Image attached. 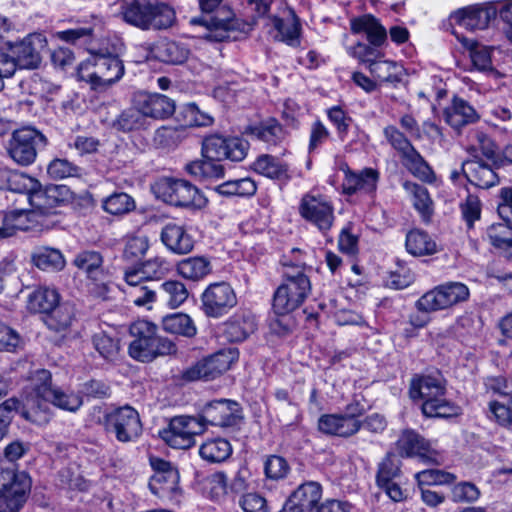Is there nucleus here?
I'll return each instance as SVG.
<instances>
[{"instance_id": "nucleus-1", "label": "nucleus", "mask_w": 512, "mask_h": 512, "mask_svg": "<svg viewBox=\"0 0 512 512\" xmlns=\"http://www.w3.org/2000/svg\"><path fill=\"white\" fill-rule=\"evenodd\" d=\"M409 395L413 401H422L421 409L427 417L450 418L460 414V407L446 399V387L440 375H415Z\"/></svg>"}, {"instance_id": "nucleus-2", "label": "nucleus", "mask_w": 512, "mask_h": 512, "mask_svg": "<svg viewBox=\"0 0 512 512\" xmlns=\"http://www.w3.org/2000/svg\"><path fill=\"white\" fill-rule=\"evenodd\" d=\"M122 19L141 30H164L176 21L173 8L158 0H122Z\"/></svg>"}, {"instance_id": "nucleus-3", "label": "nucleus", "mask_w": 512, "mask_h": 512, "mask_svg": "<svg viewBox=\"0 0 512 512\" xmlns=\"http://www.w3.org/2000/svg\"><path fill=\"white\" fill-rule=\"evenodd\" d=\"M283 272V282L273 296V310L277 315H286L298 309L311 291V282L304 265H288Z\"/></svg>"}, {"instance_id": "nucleus-4", "label": "nucleus", "mask_w": 512, "mask_h": 512, "mask_svg": "<svg viewBox=\"0 0 512 512\" xmlns=\"http://www.w3.org/2000/svg\"><path fill=\"white\" fill-rule=\"evenodd\" d=\"M130 334L134 338L129 345V355L138 361L149 362L158 356L176 352L175 344L157 335V326L147 320L131 324Z\"/></svg>"}, {"instance_id": "nucleus-5", "label": "nucleus", "mask_w": 512, "mask_h": 512, "mask_svg": "<svg viewBox=\"0 0 512 512\" xmlns=\"http://www.w3.org/2000/svg\"><path fill=\"white\" fill-rule=\"evenodd\" d=\"M124 73L123 61L112 54H93L80 63L77 69L78 79L97 91L108 89L118 82Z\"/></svg>"}, {"instance_id": "nucleus-6", "label": "nucleus", "mask_w": 512, "mask_h": 512, "mask_svg": "<svg viewBox=\"0 0 512 512\" xmlns=\"http://www.w3.org/2000/svg\"><path fill=\"white\" fill-rule=\"evenodd\" d=\"M33 394L23 403L22 417L37 425L49 422L51 418L50 407L47 404L49 396L54 392L51 387V373L42 369L35 372L32 377Z\"/></svg>"}, {"instance_id": "nucleus-7", "label": "nucleus", "mask_w": 512, "mask_h": 512, "mask_svg": "<svg viewBox=\"0 0 512 512\" xmlns=\"http://www.w3.org/2000/svg\"><path fill=\"white\" fill-rule=\"evenodd\" d=\"M47 144L46 137L32 127L15 130L7 142L9 157L18 165L26 167L34 163L39 149Z\"/></svg>"}, {"instance_id": "nucleus-8", "label": "nucleus", "mask_w": 512, "mask_h": 512, "mask_svg": "<svg viewBox=\"0 0 512 512\" xmlns=\"http://www.w3.org/2000/svg\"><path fill=\"white\" fill-rule=\"evenodd\" d=\"M469 288L461 282H448L426 292L416 302L420 311L435 312L449 309L469 299Z\"/></svg>"}, {"instance_id": "nucleus-9", "label": "nucleus", "mask_w": 512, "mask_h": 512, "mask_svg": "<svg viewBox=\"0 0 512 512\" xmlns=\"http://www.w3.org/2000/svg\"><path fill=\"white\" fill-rule=\"evenodd\" d=\"M103 425L107 433L113 434L122 443L135 441L142 433L140 415L128 405L105 413Z\"/></svg>"}, {"instance_id": "nucleus-10", "label": "nucleus", "mask_w": 512, "mask_h": 512, "mask_svg": "<svg viewBox=\"0 0 512 512\" xmlns=\"http://www.w3.org/2000/svg\"><path fill=\"white\" fill-rule=\"evenodd\" d=\"M205 430L206 426L200 416H176L171 419L169 428L163 432L162 437L173 448L187 449L194 445L195 436Z\"/></svg>"}, {"instance_id": "nucleus-11", "label": "nucleus", "mask_w": 512, "mask_h": 512, "mask_svg": "<svg viewBox=\"0 0 512 512\" xmlns=\"http://www.w3.org/2000/svg\"><path fill=\"white\" fill-rule=\"evenodd\" d=\"M248 149L249 143L244 139L210 135L203 140L202 156L218 162L224 159L240 162L246 157Z\"/></svg>"}, {"instance_id": "nucleus-12", "label": "nucleus", "mask_w": 512, "mask_h": 512, "mask_svg": "<svg viewBox=\"0 0 512 512\" xmlns=\"http://www.w3.org/2000/svg\"><path fill=\"white\" fill-rule=\"evenodd\" d=\"M397 449L402 457H415L426 465H441L443 457L432 443L413 430H405L397 440Z\"/></svg>"}, {"instance_id": "nucleus-13", "label": "nucleus", "mask_w": 512, "mask_h": 512, "mask_svg": "<svg viewBox=\"0 0 512 512\" xmlns=\"http://www.w3.org/2000/svg\"><path fill=\"white\" fill-rule=\"evenodd\" d=\"M299 213L323 234L331 229L335 220L334 207L331 201L327 196L321 194H305L299 205Z\"/></svg>"}, {"instance_id": "nucleus-14", "label": "nucleus", "mask_w": 512, "mask_h": 512, "mask_svg": "<svg viewBox=\"0 0 512 512\" xmlns=\"http://www.w3.org/2000/svg\"><path fill=\"white\" fill-rule=\"evenodd\" d=\"M164 200L174 206L201 210L208 204V199L190 182L182 179L168 180L163 187Z\"/></svg>"}, {"instance_id": "nucleus-15", "label": "nucleus", "mask_w": 512, "mask_h": 512, "mask_svg": "<svg viewBox=\"0 0 512 512\" xmlns=\"http://www.w3.org/2000/svg\"><path fill=\"white\" fill-rule=\"evenodd\" d=\"M47 46V39L41 33H32L26 36L20 43L16 44L12 51L14 56L0 53L13 63V74L16 68L35 69L41 63V52Z\"/></svg>"}, {"instance_id": "nucleus-16", "label": "nucleus", "mask_w": 512, "mask_h": 512, "mask_svg": "<svg viewBox=\"0 0 512 512\" xmlns=\"http://www.w3.org/2000/svg\"><path fill=\"white\" fill-rule=\"evenodd\" d=\"M199 8L203 13H212L220 8L225 14L224 18H213L206 21L203 18H193L192 24L206 26L209 34L206 38L214 41H224L228 38V31L234 27V14L232 10L224 3V0H198Z\"/></svg>"}, {"instance_id": "nucleus-17", "label": "nucleus", "mask_w": 512, "mask_h": 512, "mask_svg": "<svg viewBox=\"0 0 512 512\" xmlns=\"http://www.w3.org/2000/svg\"><path fill=\"white\" fill-rule=\"evenodd\" d=\"M202 310L208 317L218 318L232 309L237 298L232 287L226 282L210 284L201 295Z\"/></svg>"}, {"instance_id": "nucleus-18", "label": "nucleus", "mask_w": 512, "mask_h": 512, "mask_svg": "<svg viewBox=\"0 0 512 512\" xmlns=\"http://www.w3.org/2000/svg\"><path fill=\"white\" fill-rule=\"evenodd\" d=\"M132 105L143 117L164 120L175 112L173 99L160 93L137 91L133 94Z\"/></svg>"}, {"instance_id": "nucleus-19", "label": "nucleus", "mask_w": 512, "mask_h": 512, "mask_svg": "<svg viewBox=\"0 0 512 512\" xmlns=\"http://www.w3.org/2000/svg\"><path fill=\"white\" fill-rule=\"evenodd\" d=\"M34 187H29L26 191L29 192V203L33 207V211L36 212L37 217H43L45 215L52 214L54 209L61 203L67 200L69 196V189L64 185H50L45 189H37L39 186L36 181Z\"/></svg>"}, {"instance_id": "nucleus-20", "label": "nucleus", "mask_w": 512, "mask_h": 512, "mask_svg": "<svg viewBox=\"0 0 512 512\" xmlns=\"http://www.w3.org/2000/svg\"><path fill=\"white\" fill-rule=\"evenodd\" d=\"M32 481L24 472H17L11 480L0 489V512H16L26 502Z\"/></svg>"}, {"instance_id": "nucleus-21", "label": "nucleus", "mask_w": 512, "mask_h": 512, "mask_svg": "<svg viewBox=\"0 0 512 512\" xmlns=\"http://www.w3.org/2000/svg\"><path fill=\"white\" fill-rule=\"evenodd\" d=\"M200 418L205 425L209 423L220 427L234 426L240 419V407L235 401L215 400L203 407Z\"/></svg>"}, {"instance_id": "nucleus-22", "label": "nucleus", "mask_w": 512, "mask_h": 512, "mask_svg": "<svg viewBox=\"0 0 512 512\" xmlns=\"http://www.w3.org/2000/svg\"><path fill=\"white\" fill-rule=\"evenodd\" d=\"M497 10L488 5H471L453 12L450 20L469 31L486 29L492 19L496 17Z\"/></svg>"}, {"instance_id": "nucleus-23", "label": "nucleus", "mask_w": 512, "mask_h": 512, "mask_svg": "<svg viewBox=\"0 0 512 512\" xmlns=\"http://www.w3.org/2000/svg\"><path fill=\"white\" fill-rule=\"evenodd\" d=\"M161 241L174 254L185 255L194 249L195 241L183 225L167 223L161 230Z\"/></svg>"}, {"instance_id": "nucleus-24", "label": "nucleus", "mask_w": 512, "mask_h": 512, "mask_svg": "<svg viewBox=\"0 0 512 512\" xmlns=\"http://www.w3.org/2000/svg\"><path fill=\"white\" fill-rule=\"evenodd\" d=\"M322 497V486L315 481H308L301 484L289 497L287 505L293 512H303L305 510L314 512L318 507V502Z\"/></svg>"}, {"instance_id": "nucleus-25", "label": "nucleus", "mask_w": 512, "mask_h": 512, "mask_svg": "<svg viewBox=\"0 0 512 512\" xmlns=\"http://www.w3.org/2000/svg\"><path fill=\"white\" fill-rule=\"evenodd\" d=\"M75 322V308L69 303L58 305L44 317L47 328L62 338L69 337L74 333Z\"/></svg>"}, {"instance_id": "nucleus-26", "label": "nucleus", "mask_w": 512, "mask_h": 512, "mask_svg": "<svg viewBox=\"0 0 512 512\" xmlns=\"http://www.w3.org/2000/svg\"><path fill=\"white\" fill-rule=\"evenodd\" d=\"M462 171L472 185L482 189H488L499 182L494 168L479 159L465 161L462 164Z\"/></svg>"}, {"instance_id": "nucleus-27", "label": "nucleus", "mask_w": 512, "mask_h": 512, "mask_svg": "<svg viewBox=\"0 0 512 512\" xmlns=\"http://www.w3.org/2000/svg\"><path fill=\"white\" fill-rule=\"evenodd\" d=\"M378 180L379 173L373 168H365L360 172L347 171L343 181V190L347 195L371 194L375 192Z\"/></svg>"}, {"instance_id": "nucleus-28", "label": "nucleus", "mask_w": 512, "mask_h": 512, "mask_svg": "<svg viewBox=\"0 0 512 512\" xmlns=\"http://www.w3.org/2000/svg\"><path fill=\"white\" fill-rule=\"evenodd\" d=\"M360 427L357 418L342 414H325L318 420L319 430L328 435L349 437L357 433Z\"/></svg>"}, {"instance_id": "nucleus-29", "label": "nucleus", "mask_w": 512, "mask_h": 512, "mask_svg": "<svg viewBox=\"0 0 512 512\" xmlns=\"http://www.w3.org/2000/svg\"><path fill=\"white\" fill-rule=\"evenodd\" d=\"M164 471H156L149 481L151 492L160 498H172L179 490V473L171 464H163Z\"/></svg>"}, {"instance_id": "nucleus-30", "label": "nucleus", "mask_w": 512, "mask_h": 512, "mask_svg": "<svg viewBox=\"0 0 512 512\" xmlns=\"http://www.w3.org/2000/svg\"><path fill=\"white\" fill-rule=\"evenodd\" d=\"M267 25L271 26L275 31L273 35L275 40L285 42L291 46L299 44L301 27L299 19L293 11L289 12V17L286 19L276 16L270 17Z\"/></svg>"}, {"instance_id": "nucleus-31", "label": "nucleus", "mask_w": 512, "mask_h": 512, "mask_svg": "<svg viewBox=\"0 0 512 512\" xmlns=\"http://www.w3.org/2000/svg\"><path fill=\"white\" fill-rule=\"evenodd\" d=\"M444 118L452 128L460 129L476 122L479 116L468 102L461 98H454L452 104L445 109Z\"/></svg>"}, {"instance_id": "nucleus-32", "label": "nucleus", "mask_w": 512, "mask_h": 512, "mask_svg": "<svg viewBox=\"0 0 512 512\" xmlns=\"http://www.w3.org/2000/svg\"><path fill=\"white\" fill-rule=\"evenodd\" d=\"M152 51L159 61L173 65L184 63L189 56V49L184 44L168 39L158 41Z\"/></svg>"}, {"instance_id": "nucleus-33", "label": "nucleus", "mask_w": 512, "mask_h": 512, "mask_svg": "<svg viewBox=\"0 0 512 512\" xmlns=\"http://www.w3.org/2000/svg\"><path fill=\"white\" fill-rule=\"evenodd\" d=\"M351 31L355 34L365 33L373 46H381L387 38L385 28L372 15L352 19Z\"/></svg>"}, {"instance_id": "nucleus-34", "label": "nucleus", "mask_w": 512, "mask_h": 512, "mask_svg": "<svg viewBox=\"0 0 512 512\" xmlns=\"http://www.w3.org/2000/svg\"><path fill=\"white\" fill-rule=\"evenodd\" d=\"M176 271L184 279L199 281L211 273L212 265L210 260L204 256H193L179 261Z\"/></svg>"}, {"instance_id": "nucleus-35", "label": "nucleus", "mask_w": 512, "mask_h": 512, "mask_svg": "<svg viewBox=\"0 0 512 512\" xmlns=\"http://www.w3.org/2000/svg\"><path fill=\"white\" fill-rule=\"evenodd\" d=\"M59 300V293L55 289L39 287L29 295L27 308L31 312L48 315L59 305Z\"/></svg>"}, {"instance_id": "nucleus-36", "label": "nucleus", "mask_w": 512, "mask_h": 512, "mask_svg": "<svg viewBox=\"0 0 512 512\" xmlns=\"http://www.w3.org/2000/svg\"><path fill=\"white\" fill-rule=\"evenodd\" d=\"M73 263L93 281L102 282L104 280L103 258L99 252L82 251L76 255Z\"/></svg>"}, {"instance_id": "nucleus-37", "label": "nucleus", "mask_w": 512, "mask_h": 512, "mask_svg": "<svg viewBox=\"0 0 512 512\" xmlns=\"http://www.w3.org/2000/svg\"><path fill=\"white\" fill-rule=\"evenodd\" d=\"M371 75L381 83L397 84L402 80L404 68L395 61L376 59L368 65Z\"/></svg>"}, {"instance_id": "nucleus-38", "label": "nucleus", "mask_w": 512, "mask_h": 512, "mask_svg": "<svg viewBox=\"0 0 512 512\" xmlns=\"http://www.w3.org/2000/svg\"><path fill=\"white\" fill-rule=\"evenodd\" d=\"M185 170L198 181H212L224 175V168L218 161L204 157L186 164Z\"/></svg>"}, {"instance_id": "nucleus-39", "label": "nucleus", "mask_w": 512, "mask_h": 512, "mask_svg": "<svg viewBox=\"0 0 512 512\" xmlns=\"http://www.w3.org/2000/svg\"><path fill=\"white\" fill-rule=\"evenodd\" d=\"M255 172L276 180H288L289 168L288 165L276 157L271 155H261L253 163Z\"/></svg>"}, {"instance_id": "nucleus-40", "label": "nucleus", "mask_w": 512, "mask_h": 512, "mask_svg": "<svg viewBox=\"0 0 512 512\" xmlns=\"http://www.w3.org/2000/svg\"><path fill=\"white\" fill-rule=\"evenodd\" d=\"M405 246L408 253L413 256L432 255L437 251L435 241L420 229H413L407 233Z\"/></svg>"}, {"instance_id": "nucleus-41", "label": "nucleus", "mask_w": 512, "mask_h": 512, "mask_svg": "<svg viewBox=\"0 0 512 512\" xmlns=\"http://www.w3.org/2000/svg\"><path fill=\"white\" fill-rule=\"evenodd\" d=\"M32 263L41 270H60L65 265V260L60 250L39 246L31 253Z\"/></svg>"}, {"instance_id": "nucleus-42", "label": "nucleus", "mask_w": 512, "mask_h": 512, "mask_svg": "<svg viewBox=\"0 0 512 512\" xmlns=\"http://www.w3.org/2000/svg\"><path fill=\"white\" fill-rule=\"evenodd\" d=\"M452 33L464 45V47L470 51V57L473 65L478 70L491 71L493 69L491 60L492 49L490 47L478 44L466 37L459 36L455 30H453Z\"/></svg>"}, {"instance_id": "nucleus-43", "label": "nucleus", "mask_w": 512, "mask_h": 512, "mask_svg": "<svg viewBox=\"0 0 512 512\" xmlns=\"http://www.w3.org/2000/svg\"><path fill=\"white\" fill-rule=\"evenodd\" d=\"M256 329V322L251 315H240L230 319L225 325V335L231 342L244 341Z\"/></svg>"}, {"instance_id": "nucleus-44", "label": "nucleus", "mask_w": 512, "mask_h": 512, "mask_svg": "<svg viewBox=\"0 0 512 512\" xmlns=\"http://www.w3.org/2000/svg\"><path fill=\"white\" fill-rule=\"evenodd\" d=\"M35 185L36 182L33 178L0 165V189L23 193L29 187L32 188Z\"/></svg>"}, {"instance_id": "nucleus-45", "label": "nucleus", "mask_w": 512, "mask_h": 512, "mask_svg": "<svg viewBox=\"0 0 512 512\" xmlns=\"http://www.w3.org/2000/svg\"><path fill=\"white\" fill-rule=\"evenodd\" d=\"M231 444L223 438H215L205 441L199 448L201 458L210 463H220L230 457Z\"/></svg>"}, {"instance_id": "nucleus-46", "label": "nucleus", "mask_w": 512, "mask_h": 512, "mask_svg": "<svg viewBox=\"0 0 512 512\" xmlns=\"http://www.w3.org/2000/svg\"><path fill=\"white\" fill-rule=\"evenodd\" d=\"M33 210H13L8 212L4 218L6 228L12 229V236L17 230L27 231L34 229L37 224H42Z\"/></svg>"}, {"instance_id": "nucleus-47", "label": "nucleus", "mask_w": 512, "mask_h": 512, "mask_svg": "<svg viewBox=\"0 0 512 512\" xmlns=\"http://www.w3.org/2000/svg\"><path fill=\"white\" fill-rule=\"evenodd\" d=\"M404 188L413 196V205L421 214L423 221L428 222L433 213V202L428 190L424 186L412 182H405Z\"/></svg>"}, {"instance_id": "nucleus-48", "label": "nucleus", "mask_w": 512, "mask_h": 512, "mask_svg": "<svg viewBox=\"0 0 512 512\" xmlns=\"http://www.w3.org/2000/svg\"><path fill=\"white\" fill-rule=\"evenodd\" d=\"M163 328L171 334L193 337L196 334V326L189 315L174 313L163 318Z\"/></svg>"}, {"instance_id": "nucleus-49", "label": "nucleus", "mask_w": 512, "mask_h": 512, "mask_svg": "<svg viewBox=\"0 0 512 512\" xmlns=\"http://www.w3.org/2000/svg\"><path fill=\"white\" fill-rule=\"evenodd\" d=\"M403 165L416 177L423 181H431L433 171L420 153L412 147L401 155Z\"/></svg>"}, {"instance_id": "nucleus-50", "label": "nucleus", "mask_w": 512, "mask_h": 512, "mask_svg": "<svg viewBox=\"0 0 512 512\" xmlns=\"http://www.w3.org/2000/svg\"><path fill=\"white\" fill-rule=\"evenodd\" d=\"M256 190L255 182L248 177L229 180L215 187V191L224 196H252Z\"/></svg>"}, {"instance_id": "nucleus-51", "label": "nucleus", "mask_w": 512, "mask_h": 512, "mask_svg": "<svg viewBox=\"0 0 512 512\" xmlns=\"http://www.w3.org/2000/svg\"><path fill=\"white\" fill-rule=\"evenodd\" d=\"M237 360V355L232 350H222L214 355L204 359L208 378L214 379L230 369L233 362Z\"/></svg>"}, {"instance_id": "nucleus-52", "label": "nucleus", "mask_w": 512, "mask_h": 512, "mask_svg": "<svg viewBox=\"0 0 512 512\" xmlns=\"http://www.w3.org/2000/svg\"><path fill=\"white\" fill-rule=\"evenodd\" d=\"M160 288L163 300L172 309L181 306L189 296L186 286L178 280L165 281Z\"/></svg>"}, {"instance_id": "nucleus-53", "label": "nucleus", "mask_w": 512, "mask_h": 512, "mask_svg": "<svg viewBox=\"0 0 512 512\" xmlns=\"http://www.w3.org/2000/svg\"><path fill=\"white\" fill-rule=\"evenodd\" d=\"M102 207L109 214L123 215L135 209V201L127 193L119 192L104 199Z\"/></svg>"}, {"instance_id": "nucleus-54", "label": "nucleus", "mask_w": 512, "mask_h": 512, "mask_svg": "<svg viewBox=\"0 0 512 512\" xmlns=\"http://www.w3.org/2000/svg\"><path fill=\"white\" fill-rule=\"evenodd\" d=\"M400 474V461L393 454L388 453L378 465L376 483L378 486L387 485L394 482Z\"/></svg>"}, {"instance_id": "nucleus-55", "label": "nucleus", "mask_w": 512, "mask_h": 512, "mask_svg": "<svg viewBox=\"0 0 512 512\" xmlns=\"http://www.w3.org/2000/svg\"><path fill=\"white\" fill-rule=\"evenodd\" d=\"M251 133L271 145H276L285 138L282 126L273 119L252 127Z\"/></svg>"}, {"instance_id": "nucleus-56", "label": "nucleus", "mask_w": 512, "mask_h": 512, "mask_svg": "<svg viewBox=\"0 0 512 512\" xmlns=\"http://www.w3.org/2000/svg\"><path fill=\"white\" fill-rule=\"evenodd\" d=\"M419 488L433 485H445L453 483L456 477L439 469H426L415 474Z\"/></svg>"}, {"instance_id": "nucleus-57", "label": "nucleus", "mask_w": 512, "mask_h": 512, "mask_svg": "<svg viewBox=\"0 0 512 512\" xmlns=\"http://www.w3.org/2000/svg\"><path fill=\"white\" fill-rule=\"evenodd\" d=\"M487 417L502 427L512 426V397L508 403L493 400L488 403Z\"/></svg>"}, {"instance_id": "nucleus-58", "label": "nucleus", "mask_w": 512, "mask_h": 512, "mask_svg": "<svg viewBox=\"0 0 512 512\" xmlns=\"http://www.w3.org/2000/svg\"><path fill=\"white\" fill-rule=\"evenodd\" d=\"M93 345L99 354L109 361L115 360L120 351L118 339H114L104 332L93 336Z\"/></svg>"}, {"instance_id": "nucleus-59", "label": "nucleus", "mask_w": 512, "mask_h": 512, "mask_svg": "<svg viewBox=\"0 0 512 512\" xmlns=\"http://www.w3.org/2000/svg\"><path fill=\"white\" fill-rule=\"evenodd\" d=\"M27 86L30 94L40 98L49 99L51 96L59 91V86L51 81L34 74L31 78L23 82Z\"/></svg>"}, {"instance_id": "nucleus-60", "label": "nucleus", "mask_w": 512, "mask_h": 512, "mask_svg": "<svg viewBox=\"0 0 512 512\" xmlns=\"http://www.w3.org/2000/svg\"><path fill=\"white\" fill-rule=\"evenodd\" d=\"M490 243L497 248H506L512 242V228L507 221L493 223L487 228Z\"/></svg>"}, {"instance_id": "nucleus-61", "label": "nucleus", "mask_w": 512, "mask_h": 512, "mask_svg": "<svg viewBox=\"0 0 512 512\" xmlns=\"http://www.w3.org/2000/svg\"><path fill=\"white\" fill-rule=\"evenodd\" d=\"M149 239L145 235H133L127 237L123 250V257L134 261L143 257L149 249Z\"/></svg>"}, {"instance_id": "nucleus-62", "label": "nucleus", "mask_w": 512, "mask_h": 512, "mask_svg": "<svg viewBox=\"0 0 512 512\" xmlns=\"http://www.w3.org/2000/svg\"><path fill=\"white\" fill-rule=\"evenodd\" d=\"M52 403L54 406L70 412L77 411L82 405V398L74 393L67 394L59 389H55L49 396L47 404Z\"/></svg>"}, {"instance_id": "nucleus-63", "label": "nucleus", "mask_w": 512, "mask_h": 512, "mask_svg": "<svg viewBox=\"0 0 512 512\" xmlns=\"http://www.w3.org/2000/svg\"><path fill=\"white\" fill-rule=\"evenodd\" d=\"M153 141L160 148L176 147L181 141V130L176 127L162 126L155 131Z\"/></svg>"}, {"instance_id": "nucleus-64", "label": "nucleus", "mask_w": 512, "mask_h": 512, "mask_svg": "<svg viewBox=\"0 0 512 512\" xmlns=\"http://www.w3.org/2000/svg\"><path fill=\"white\" fill-rule=\"evenodd\" d=\"M182 115L185 125L190 127L209 126L213 122V118L201 111L195 103L187 104Z\"/></svg>"}]
</instances>
